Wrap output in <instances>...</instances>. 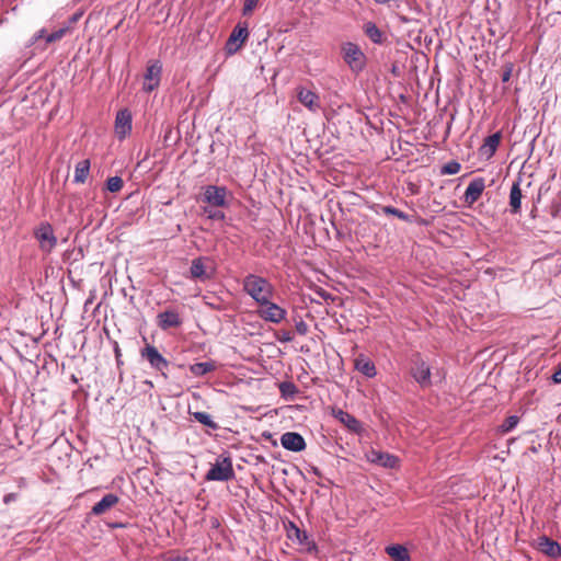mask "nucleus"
<instances>
[{
	"label": "nucleus",
	"instance_id": "1",
	"mask_svg": "<svg viewBox=\"0 0 561 561\" xmlns=\"http://www.w3.org/2000/svg\"><path fill=\"white\" fill-rule=\"evenodd\" d=\"M243 290L257 304H266L273 298L274 287L264 277L249 274L242 280Z\"/></svg>",
	"mask_w": 561,
	"mask_h": 561
},
{
	"label": "nucleus",
	"instance_id": "2",
	"mask_svg": "<svg viewBox=\"0 0 561 561\" xmlns=\"http://www.w3.org/2000/svg\"><path fill=\"white\" fill-rule=\"evenodd\" d=\"M343 60L354 73H359L366 66V56L360 47L352 42L343 43L341 46Z\"/></svg>",
	"mask_w": 561,
	"mask_h": 561
},
{
	"label": "nucleus",
	"instance_id": "3",
	"mask_svg": "<svg viewBox=\"0 0 561 561\" xmlns=\"http://www.w3.org/2000/svg\"><path fill=\"white\" fill-rule=\"evenodd\" d=\"M234 478L232 461L229 457H219L207 471V481H229Z\"/></svg>",
	"mask_w": 561,
	"mask_h": 561
},
{
	"label": "nucleus",
	"instance_id": "4",
	"mask_svg": "<svg viewBox=\"0 0 561 561\" xmlns=\"http://www.w3.org/2000/svg\"><path fill=\"white\" fill-rule=\"evenodd\" d=\"M140 354L142 358L148 360L151 368L159 371L165 379L168 378L169 362L159 353L156 346L147 344Z\"/></svg>",
	"mask_w": 561,
	"mask_h": 561
},
{
	"label": "nucleus",
	"instance_id": "5",
	"mask_svg": "<svg viewBox=\"0 0 561 561\" xmlns=\"http://www.w3.org/2000/svg\"><path fill=\"white\" fill-rule=\"evenodd\" d=\"M259 307L257 316L266 322L280 323L286 318V309L272 302V299H268L266 304L259 305Z\"/></svg>",
	"mask_w": 561,
	"mask_h": 561
},
{
	"label": "nucleus",
	"instance_id": "6",
	"mask_svg": "<svg viewBox=\"0 0 561 561\" xmlns=\"http://www.w3.org/2000/svg\"><path fill=\"white\" fill-rule=\"evenodd\" d=\"M229 192L225 186L207 185L204 188V202L214 207H227Z\"/></svg>",
	"mask_w": 561,
	"mask_h": 561
},
{
	"label": "nucleus",
	"instance_id": "7",
	"mask_svg": "<svg viewBox=\"0 0 561 561\" xmlns=\"http://www.w3.org/2000/svg\"><path fill=\"white\" fill-rule=\"evenodd\" d=\"M366 458L370 463L387 469H394L400 462L397 456L375 448L366 453Z\"/></svg>",
	"mask_w": 561,
	"mask_h": 561
},
{
	"label": "nucleus",
	"instance_id": "8",
	"mask_svg": "<svg viewBox=\"0 0 561 561\" xmlns=\"http://www.w3.org/2000/svg\"><path fill=\"white\" fill-rule=\"evenodd\" d=\"M248 36H249L248 27L245 25L241 26L240 24H238L232 30V32L226 43L227 54H229V55L236 54L241 48L243 43L247 41Z\"/></svg>",
	"mask_w": 561,
	"mask_h": 561
},
{
	"label": "nucleus",
	"instance_id": "9",
	"mask_svg": "<svg viewBox=\"0 0 561 561\" xmlns=\"http://www.w3.org/2000/svg\"><path fill=\"white\" fill-rule=\"evenodd\" d=\"M39 247L45 252H50L57 244V239L49 224H42L35 231Z\"/></svg>",
	"mask_w": 561,
	"mask_h": 561
},
{
	"label": "nucleus",
	"instance_id": "10",
	"mask_svg": "<svg viewBox=\"0 0 561 561\" xmlns=\"http://www.w3.org/2000/svg\"><path fill=\"white\" fill-rule=\"evenodd\" d=\"M131 113L127 110H121L115 117V134L118 139L126 138L131 131Z\"/></svg>",
	"mask_w": 561,
	"mask_h": 561
},
{
	"label": "nucleus",
	"instance_id": "11",
	"mask_svg": "<svg viewBox=\"0 0 561 561\" xmlns=\"http://www.w3.org/2000/svg\"><path fill=\"white\" fill-rule=\"evenodd\" d=\"M297 99L304 106L313 113L318 112L321 107L319 95L304 87L297 88Z\"/></svg>",
	"mask_w": 561,
	"mask_h": 561
},
{
	"label": "nucleus",
	"instance_id": "12",
	"mask_svg": "<svg viewBox=\"0 0 561 561\" xmlns=\"http://www.w3.org/2000/svg\"><path fill=\"white\" fill-rule=\"evenodd\" d=\"M157 324L161 330L179 328L182 324L180 313L174 309H167L157 316Z\"/></svg>",
	"mask_w": 561,
	"mask_h": 561
},
{
	"label": "nucleus",
	"instance_id": "13",
	"mask_svg": "<svg viewBox=\"0 0 561 561\" xmlns=\"http://www.w3.org/2000/svg\"><path fill=\"white\" fill-rule=\"evenodd\" d=\"M282 446L294 453H299L306 449L305 438L296 432H286L280 436Z\"/></svg>",
	"mask_w": 561,
	"mask_h": 561
},
{
	"label": "nucleus",
	"instance_id": "14",
	"mask_svg": "<svg viewBox=\"0 0 561 561\" xmlns=\"http://www.w3.org/2000/svg\"><path fill=\"white\" fill-rule=\"evenodd\" d=\"M411 374L414 380L422 388H427L431 386V369L430 366L424 360H415Z\"/></svg>",
	"mask_w": 561,
	"mask_h": 561
},
{
	"label": "nucleus",
	"instance_id": "15",
	"mask_svg": "<svg viewBox=\"0 0 561 561\" xmlns=\"http://www.w3.org/2000/svg\"><path fill=\"white\" fill-rule=\"evenodd\" d=\"M161 70L162 68L159 62H153L147 67L142 85L146 92H151L159 85Z\"/></svg>",
	"mask_w": 561,
	"mask_h": 561
},
{
	"label": "nucleus",
	"instance_id": "16",
	"mask_svg": "<svg viewBox=\"0 0 561 561\" xmlns=\"http://www.w3.org/2000/svg\"><path fill=\"white\" fill-rule=\"evenodd\" d=\"M70 32V25H64L58 30L47 34L45 28L39 30L31 39L32 44L37 43L39 39H44L46 44H51L60 41L67 33Z\"/></svg>",
	"mask_w": 561,
	"mask_h": 561
},
{
	"label": "nucleus",
	"instance_id": "17",
	"mask_svg": "<svg viewBox=\"0 0 561 561\" xmlns=\"http://www.w3.org/2000/svg\"><path fill=\"white\" fill-rule=\"evenodd\" d=\"M537 549L547 557L553 559L561 557V546L557 541L550 539L547 536H541L538 538Z\"/></svg>",
	"mask_w": 561,
	"mask_h": 561
},
{
	"label": "nucleus",
	"instance_id": "18",
	"mask_svg": "<svg viewBox=\"0 0 561 561\" xmlns=\"http://www.w3.org/2000/svg\"><path fill=\"white\" fill-rule=\"evenodd\" d=\"M485 188L484 179L476 178L467 186L465 191V199L467 203L472 204L477 202Z\"/></svg>",
	"mask_w": 561,
	"mask_h": 561
},
{
	"label": "nucleus",
	"instance_id": "19",
	"mask_svg": "<svg viewBox=\"0 0 561 561\" xmlns=\"http://www.w3.org/2000/svg\"><path fill=\"white\" fill-rule=\"evenodd\" d=\"M118 502L119 497L116 494L107 493L102 497L101 501L92 506L91 514L94 516H100L113 508L116 504H118Z\"/></svg>",
	"mask_w": 561,
	"mask_h": 561
},
{
	"label": "nucleus",
	"instance_id": "20",
	"mask_svg": "<svg viewBox=\"0 0 561 561\" xmlns=\"http://www.w3.org/2000/svg\"><path fill=\"white\" fill-rule=\"evenodd\" d=\"M502 135L501 133H495L493 135L488 136L481 147L479 148V152L481 157L490 159L494 156L500 145Z\"/></svg>",
	"mask_w": 561,
	"mask_h": 561
},
{
	"label": "nucleus",
	"instance_id": "21",
	"mask_svg": "<svg viewBox=\"0 0 561 561\" xmlns=\"http://www.w3.org/2000/svg\"><path fill=\"white\" fill-rule=\"evenodd\" d=\"M354 367L357 371L367 378H374L377 375V369L374 362L364 354H359L354 359Z\"/></svg>",
	"mask_w": 561,
	"mask_h": 561
},
{
	"label": "nucleus",
	"instance_id": "22",
	"mask_svg": "<svg viewBox=\"0 0 561 561\" xmlns=\"http://www.w3.org/2000/svg\"><path fill=\"white\" fill-rule=\"evenodd\" d=\"M333 416L339 420L346 428L354 433H359L362 431L360 422L342 409L333 410Z\"/></svg>",
	"mask_w": 561,
	"mask_h": 561
},
{
	"label": "nucleus",
	"instance_id": "23",
	"mask_svg": "<svg viewBox=\"0 0 561 561\" xmlns=\"http://www.w3.org/2000/svg\"><path fill=\"white\" fill-rule=\"evenodd\" d=\"M522 190L519 181L514 182L510 192V206L512 214H518L522 208Z\"/></svg>",
	"mask_w": 561,
	"mask_h": 561
},
{
	"label": "nucleus",
	"instance_id": "24",
	"mask_svg": "<svg viewBox=\"0 0 561 561\" xmlns=\"http://www.w3.org/2000/svg\"><path fill=\"white\" fill-rule=\"evenodd\" d=\"M386 552L393 561H411L408 549L402 545L388 546Z\"/></svg>",
	"mask_w": 561,
	"mask_h": 561
},
{
	"label": "nucleus",
	"instance_id": "25",
	"mask_svg": "<svg viewBox=\"0 0 561 561\" xmlns=\"http://www.w3.org/2000/svg\"><path fill=\"white\" fill-rule=\"evenodd\" d=\"M90 165H91V163H90L89 159H83L76 164L75 176H73L75 183H84L85 182V180L88 179L89 173H90Z\"/></svg>",
	"mask_w": 561,
	"mask_h": 561
},
{
	"label": "nucleus",
	"instance_id": "26",
	"mask_svg": "<svg viewBox=\"0 0 561 561\" xmlns=\"http://www.w3.org/2000/svg\"><path fill=\"white\" fill-rule=\"evenodd\" d=\"M216 369V364L213 360L195 363L190 366V371L195 377H202Z\"/></svg>",
	"mask_w": 561,
	"mask_h": 561
},
{
	"label": "nucleus",
	"instance_id": "27",
	"mask_svg": "<svg viewBox=\"0 0 561 561\" xmlns=\"http://www.w3.org/2000/svg\"><path fill=\"white\" fill-rule=\"evenodd\" d=\"M364 32L373 43L380 44L382 42V32L374 22H367L364 25Z\"/></svg>",
	"mask_w": 561,
	"mask_h": 561
},
{
	"label": "nucleus",
	"instance_id": "28",
	"mask_svg": "<svg viewBox=\"0 0 561 561\" xmlns=\"http://www.w3.org/2000/svg\"><path fill=\"white\" fill-rule=\"evenodd\" d=\"M280 396L286 400H293L298 393L297 386L291 381H283L278 386Z\"/></svg>",
	"mask_w": 561,
	"mask_h": 561
},
{
	"label": "nucleus",
	"instance_id": "29",
	"mask_svg": "<svg viewBox=\"0 0 561 561\" xmlns=\"http://www.w3.org/2000/svg\"><path fill=\"white\" fill-rule=\"evenodd\" d=\"M291 527H293L295 537L300 545L305 546L308 551L316 549L314 542L309 539L306 531L300 530L294 524H291Z\"/></svg>",
	"mask_w": 561,
	"mask_h": 561
},
{
	"label": "nucleus",
	"instance_id": "30",
	"mask_svg": "<svg viewBox=\"0 0 561 561\" xmlns=\"http://www.w3.org/2000/svg\"><path fill=\"white\" fill-rule=\"evenodd\" d=\"M191 275L193 278L204 279L206 278V271L204 265V260L202 257L195 259L192 261L191 265Z\"/></svg>",
	"mask_w": 561,
	"mask_h": 561
},
{
	"label": "nucleus",
	"instance_id": "31",
	"mask_svg": "<svg viewBox=\"0 0 561 561\" xmlns=\"http://www.w3.org/2000/svg\"><path fill=\"white\" fill-rule=\"evenodd\" d=\"M192 416L199 422L201 424L211 428L217 430L218 424L213 421L211 416L206 412H193Z\"/></svg>",
	"mask_w": 561,
	"mask_h": 561
},
{
	"label": "nucleus",
	"instance_id": "32",
	"mask_svg": "<svg viewBox=\"0 0 561 561\" xmlns=\"http://www.w3.org/2000/svg\"><path fill=\"white\" fill-rule=\"evenodd\" d=\"M381 211H382L385 215L396 216L397 218H399V219H401V220H403V221L411 222V217H410L407 213H404V211H402V210H400V209H398V208H396V207H392V206H382V207H381Z\"/></svg>",
	"mask_w": 561,
	"mask_h": 561
},
{
	"label": "nucleus",
	"instance_id": "33",
	"mask_svg": "<svg viewBox=\"0 0 561 561\" xmlns=\"http://www.w3.org/2000/svg\"><path fill=\"white\" fill-rule=\"evenodd\" d=\"M124 182L119 176L108 178L106 181V190L111 193L119 192L123 188Z\"/></svg>",
	"mask_w": 561,
	"mask_h": 561
},
{
	"label": "nucleus",
	"instance_id": "34",
	"mask_svg": "<svg viewBox=\"0 0 561 561\" xmlns=\"http://www.w3.org/2000/svg\"><path fill=\"white\" fill-rule=\"evenodd\" d=\"M519 422V419L518 416L516 415H511L508 416L504 422L503 424L501 425V431L503 433H508L511 432L512 430H514L516 427V425L518 424Z\"/></svg>",
	"mask_w": 561,
	"mask_h": 561
},
{
	"label": "nucleus",
	"instance_id": "35",
	"mask_svg": "<svg viewBox=\"0 0 561 561\" xmlns=\"http://www.w3.org/2000/svg\"><path fill=\"white\" fill-rule=\"evenodd\" d=\"M461 169V165L459 162L457 161H449L448 163H446L443 168H442V171L440 173L442 174H448V175H453V174H457Z\"/></svg>",
	"mask_w": 561,
	"mask_h": 561
},
{
	"label": "nucleus",
	"instance_id": "36",
	"mask_svg": "<svg viewBox=\"0 0 561 561\" xmlns=\"http://www.w3.org/2000/svg\"><path fill=\"white\" fill-rule=\"evenodd\" d=\"M259 1L260 0H244V5L242 9L243 15H250L257 5Z\"/></svg>",
	"mask_w": 561,
	"mask_h": 561
},
{
	"label": "nucleus",
	"instance_id": "37",
	"mask_svg": "<svg viewBox=\"0 0 561 561\" xmlns=\"http://www.w3.org/2000/svg\"><path fill=\"white\" fill-rule=\"evenodd\" d=\"M295 329L299 335H306L309 331L308 324L304 320L297 321Z\"/></svg>",
	"mask_w": 561,
	"mask_h": 561
},
{
	"label": "nucleus",
	"instance_id": "38",
	"mask_svg": "<svg viewBox=\"0 0 561 561\" xmlns=\"http://www.w3.org/2000/svg\"><path fill=\"white\" fill-rule=\"evenodd\" d=\"M113 350H114V354H115L117 366L123 365L122 351H121V347H119L117 342H114Z\"/></svg>",
	"mask_w": 561,
	"mask_h": 561
},
{
	"label": "nucleus",
	"instance_id": "39",
	"mask_svg": "<svg viewBox=\"0 0 561 561\" xmlns=\"http://www.w3.org/2000/svg\"><path fill=\"white\" fill-rule=\"evenodd\" d=\"M280 342H291L294 340V334L290 331H283L278 336Z\"/></svg>",
	"mask_w": 561,
	"mask_h": 561
},
{
	"label": "nucleus",
	"instance_id": "40",
	"mask_svg": "<svg viewBox=\"0 0 561 561\" xmlns=\"http://www.w3.org/2000/svg\"><path fill=\"white\" fill-rule=\"evenodd\" d=\"M552 380L556 382V383H560L561 382V368L558 369L553 375H552Z\"/></svg>",
	"mask_w": 561,
	"mask_h": 561
},
{
	"label": "nucleus",
	"instance_id": "41",
	"mask_svg": "<svg viewBox=\"0 0 561 561\" xmlns=\"http://www.w3.org/2000/svg\"><path fill=\"white\" fill-rule=\"evenodd\" d=\"M15 497H16V495H15L14 493H9V494H7V495L3 497V502H4L5 504H8V503H10V502L14 501V500H15Z\"/></svg>",
	"mask_w": 561,
	"mask_h": 561
},
{
	"label": "nucleus",
	"instance_id": "42",
	"mask_svg": "<svg viewBox=\"0 0 561 561\" xmlns=\"http://www.w3.org/2000/svg\"><path fill=\"white\" fill-rule=\"evenodd\" d=\"M209 218H211V219H221V218H224V214L220 213V211H215L213 214H209Z\"/></svg>",
	"mask_w": 561,
	"mask_h": 561
},
{
	"label": "nucleus",
	"instance_id": "43",
	"mask_svg": "<svg viewBox=\"0 0 561 561\" xmlns=\"http://www.w3.org/2000/svg\"><path fill=\"white\" fill-rule=\"evenodd\" d=\"M80 18V14H73L70 19V24L76 23Z\"/></svg>",
	"mask_w": 561,
	"mask_h": 561
},
{
	"label": "nucleus",
	"instance_id": "44",
	"mask_svg": "<svg viewBox=\"0 0 561 561\" xmlns=\"http://www.w3.org/2000/svg\"><path fill=\"white\" fill-rule=\"evenodd\" d=\"M510 75H511L510 71L505 72L504 76H503V81H507L508 78H510Z\"/></svg>",
	"mask_w": 561,
	"mask_h": 561
},
{
	"label": "nucleus",
	"instance_id": "45",
	"mask_svg": "<svg viewBox=\"0 0 561 561\" xmlns=\"http://www.w3.org/2000/svg\"><path fill=\"white\" fill-rule=\"evenodd\" d=\"M170 561H187L186 559H182V558H174V559H171Z\"/></svg>",
	"mask_w": 561,
	"mask_h": 561
}]
</instances>
